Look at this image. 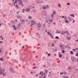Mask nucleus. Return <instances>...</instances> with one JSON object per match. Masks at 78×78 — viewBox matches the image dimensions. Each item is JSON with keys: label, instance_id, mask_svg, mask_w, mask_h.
Listing matches in <instances>:
<instances>
[{"label": "nucleus", "instance_id": "680f3d73", "mask_svg": "<svg viewBox=\"0 0 78 78\" xmlns=\"http://www.w3.org/2000/svg\"><path fill=\"white\" fill-rule=\"evenodd\" d=\"M73 51H75V49H73Z\"/></svg>", "mask_w": 78, "mask_h": 78}, {"label": "nucleus", "instance_id": "4be33fe9", "mask_svg": "<svg viewBox=\"0 0 78 78\" xmlns=\"http://www.w3.org/2000/svg\"><path fill=\"white\" fill-rule=\"evenodd\" d=\"M0 61H3V58H1L0 59Z\"/></svg>", "mask_w": 78, "mask_h": 78}, {"label": "nucleus", "instance_id": "0e129e2a", "mask_svg": "<svg viewBox=\"0 0 78 78\" xmlns=\"http://www.w3.org/2000/svg\"><path fill=\"white\" fill-rule=\"evenodd\" d=\"M45 76H46V75H44V77H45Z\"/></svg>", "mask_w": 78, "mask_h": 78}, {"label": "nucleus", "instance_id": "e433bc0d", "mask_svg": "<svg viewBox=\"0 0 78 78\" xmlns=\"http://www.w3.org/2000/svg\"><path fill=\"white\" fill-rule=\"evenodd\" d=\"M64 19H67V16H65Z\"/></svg>", "mask_w": 78, "mask_h": 78}, {"label": "nucleus", "instance_id": "473e14b6", "mask_svg": "<svg viewBox=\"0 0 78 78\" xmlns=\"http://www.w3.org/2000/svg\"><path fill=\"white\" fill-rule=\"evenodd\" d=\"M29 19H31V16H29L28 17Z\"/></svg>", "mask_w": 78, "mask_h": 78}, {"label": "nucleus", "instance_id": "cd10ccee", "mask_svg": "<svg viewBox=\"0 0 78 78\" xmlns=\"http://www.w3.org/2000/svg\"><path fill=\"white\" fill-rule=\"evenodd\" d=\"M1 74H3V71H1V72H0V74L1 75Z\"/></svg>", "mask_w": 78, "mask_h": 78}, {"label": "nucleus", "instance_id": "49530a36", "mask_svg": "<svg viewBox=\"0 0 78 78\" xmlns=\"http://www.w3.org/2000/svg\"><path fill=\"white\" fill-rule=\"evenodd\" d=\"M6 16V14H4L3 15V17H5Z\"/></svg>", "mask_w": 78, "mask_h": 78}, {"label": "nucleus", "instance_id": "8fccbe9b", "mask_svg": "<svg viewBox=\"0 0 78 78\" xmlns=\"http://www.w3.org/2000/svg\"><path fill=\"white\" fill-rule=\"evenodd\" d=\"M53 13L54 14H55V13H56V12H53Z\"/></svg>", "mask_w": 78, "mask_h": 78}, {"label": "nucleus", "instance_id": "f3484780", "mask_svg": "<svg viewBox=\"0 0 78 78\" xmlns=\"http://www.w3.org/2000/svg\"><path fill=\"white\" fill-rule=\"evenodd\" d=\"M49 21L50 22H53V19H50L49 20Z\"/></svg>", "mask_w": 78, "mask_h": 78}, {"label": "nucleus", "instance_id": "f03ea898", "mask_svg": "<svg viewBox=\"0 0 78 78\" xmlns=\"http://www.w3.org/2000/svg\"><path fill=\"white\" fill-rule=\"evenodd\" d=\"M71 59L72 62H75L76 61V58L74 57L71 56Z\"/></svg>", "mask_w": 78, "mask_h": 78}, {"label": "nucleus", "instance_id": "6e6d98bb", "mask_svg": "<svg viewBox=\"0 0 78 78\" xmlns=\"http://www.w3.org/2000/svg\"><path fill=\"white\" fill-rule=\"evenodd\" d=\"M5 69H3V71L4 72H5Z\"/></svg>", "mask_w": 78, "mask_h": 78}, {"label": "nucleus", "instance_id": "0eeeda50", "mask_svg": "<svg viewBox=\"0 0 78 78\" xmlns=\"http://www.w3.org/2000/svg\"><path fill=\"white\" fill-rule=\"evenodd\" d=\"M61 48H64V45L62 44L61 45H60L59 46Z\"/></svg>", "mask_w": 78, "mask_h": 78}, {"label": "nucleus", "instance_id": "c9c22d12", "mask_svg": "<svg viewBox=\"0 0 78 78\" xmlns=\"http://www.w3.org/2000/svg\"><path fill=\"white\" fill-rule=\"evenodd\" d=\"M56 39H59V37H55Z\"/></svg>", "mask_w": 78, "mask_h": 78}, {"label": "nucleus", "instance_id": "6ab92c4d", "mask_svg": "<svg viewBox=\"0 0 78 78\" xmlns=\"http://www.w3.org/2000/svg\"><path fill=\"white\" fill-rule=\"evenodd\" d=\"M71 54L73 55V51H71L70 52Z\"/></svg>", "mask_w": 78, "mask_h": 78}, {"label": "nucleus", "instance_id": "393cba45", "mask_svg": "<svg viewBox=\"0 0 78 78\" xmlns=\"http://www.w3.org/2000/svg\"><path fill=\"white\" fill-rule=\"evenodd\" d=\"M25 9H23L22 10L23 12V13L25 12Z\"/></svg>", "mask_w": 78, "mask_h": 78}, {"label": "nucleus", "instance_id": "423d86ee", "mask_svg": "<svg viewBox=\"0 0 78 78\" xmlns=\"http://www.w3.org/2000/svg\"><path fill=\"white\" fill-rule=\"evenodd\" d=\"M58 33V34H60L61 32L59 30H57L56 31V32L55 33V34H57Z\"/></svg>", "mask_w": 78, "mask_h": 78}, {"label": "nucleus", "instance_id": "bb28decb", "mask_svg": "<svg viewBox=\"0 0 78 78\" xmlns=\"http://www.w3.org/2000/svg\"><path fill=\"white\" fill-rule=\"evenodd\" d=\"M37 35H39L40 37H41V35H40V34H39V33H37Z\"/></svg>", "mask_w": 78, "mask_h": 78}, {"label": "nucleus", "instance_id": "37998d69", "mask_svg": "<svg viewBox=\"0 0 78 78\" xmlns=\"http://www.w3.org/2000/svg\"><path fill=\"white\" fill-rule=\"evenodd\" d=\"M48 56H50V54L48 53Z\"/></svg>", "mask_w": 78, "mask_h": 78}, {"label": "nucleus", "instance_id": "69168bd1", "mask_svg": "<svg viewBox=\"0 0 78 78\" xmlns=\"http://www.w3.org/2000/svg\"><path fill=\"white\" fill-rule=\"evenodd\" d=\"M17 14H19V12H16Z\"/></svg>", "mask_w": 78, "mask_h": 78}, {"label": "nucleus", "instance_id": "a18cd8bd", "mask_svg": "<svg viewBox=\"0 0 78 78\" xmlns=\"http://www.w3.org/2000/svg\"><path fill=\"white\" fill-rule=\"evenodd\" d=\"M40 73H41V75H42V73H43V72H41Z\"/></svg>", "mask_w": 78, "mask_h": 78}, {"label": "nucleus", "instance_id": "bf43d9fd", "mask_svg": "<svg viewBox=\"0 0 78 78\" xmlns=\"http://www.w3.org/2000/svg\"><path fill=\"white\" fill-rule=\"evenodd\" d=\"M35 75H36V76H38V75H37V74H36Z\"/></svg>", "mask_w": 78, "mask_h": 78}, {"label": "nucleus", "instance_id": "2eb2a0df", "mask_svg": "<svg viewBox=\"0 0 78 78\" xmlns=\"http://www.w3.org/2000/svg\"><path fill=\"white\" fill-rule=\"evenodd\" d=\"M37 68V66L34 67L33 68V69H36Z\"/></svg>", "mask_w": 78, "mask_h": 78}, {"label": "nucleus", "instance_id": "aec40b11", "mask_svg": "<svg viewBox=\"0 0 78 78\" xmlns=\"http://www.w3.org/2000/svg\"><path fill=\"white\" fill-rule=\"evenodd\" d=\"M67 69H68V70H71V68L70 67H69L67 68Z\"/></svg>", "mask_w": 78, "mask_h": 78}, {"label": "nucleus", "instance_id": "412c9836", "mask_svg": "<svg viewBox=\"0 0 78 78\" xmlns=\"http://www.w3.org/2000/svg\"><path fill=\"white\" fill-rule=\"evenodd\" d=\"M40 2V0H37V2H36V3H37L39 4Z\"/></svg>", "mask_w": 78, "mask_h": 78}, {"label": "nucleus", "instance_id": "2f4dec72", "mask_svg": "<svg viewBox=\"0 0 78 78\" xmlns=\"http://www.w3.org/2000/svg\"><path fill=\"white\" fill-rule=\"evenodd\" d=\"M62 52L63 53H65V51H64V50H63L62 51Z\"/></svg>", "mask_w": 78, "mask_h": 78}, {"label": "nucleus", "instance_id": "ddd939ff", "mask_svg": "<svg viewBox=\"0 0 78 78\" xmlns=\"http://www.w3.org/2000/svg\"><path fill=\"white\" fill-rule=\"evenodd\" d=\"M17 26L18 27V28H19V27L21 26V25L20 24V23L19 24H18Z\"/></svg>", "mask_w": 78, "mask_h": 78}, {"label": "nucleus", "instance_id": "72a5a7b5", "mask_svg": "<svg viewBox=\"0 0 78 78\" xmlns=\"http://www.w3.org/2000/svg\"><path fill=\"white\" fill-rule=\"evenodd\" d=\"M63 72H61L60 73V75H63Z\"/></svg>", "mask_w": 78, "mask_h": 78}, {"label": "nucleus", "instance_id": "4468645a", "mask_svg": "<svg viewBox=\"0 0 78 78\" xmlns=\"http://www.w3.org/2000/svg\"><path fill=\"white\" fill-rule=\"evenodd\" d=\"M66 23H69V20H66L65 21Z\"/></svg>", "mask_w": 78, "mask_h": 78}, {"label": "nucleus", "instance_id": "603ef678", "mask_svg": "<svg viewBox=\"0 0 78 78\" xmlns=\"http://www.w3.org/2000/svg\"><path fill=\"white\" fill-rule=\"evenodd\" d=\"M62 18L63 17V18H64H64H65V17L64 16H62Z\"/></svg>", "mask_w": 78, "mask_h": 78}, {"label": "nucleus", "instance_id": "09e8293b", "mask_svg": "<svg viewBox=\"0 0 78 78\" xmlns=\"http://www.w3.org/2000/svg\"><path fill=\"white\" fill-rule=\"evenodd\" d=\"M65 32V33L67 34V33H68V31H66Z\"/></svg>", "mask_w": 78, "mask_h": 78}, {"label": "nucleus", "instance_id": "c03bdc74", "mask_svg": "<svg viewBox=\"0 0 78 78\" xmlns=\"http://www.w3.org/2000/svg\"><path fill=\"white\" fill-rule=\"evenodd\" d=\"M50 37H51L52 39L53 38V37L52 36V35L51 36H50Z\"/></svg>", "mask_w": 78, "mask_h": 78}, {"label": "nucleus", "instance_id": "79ce46f5", "mask_svg": "<svg viewBox=\"0 0 78 78\" xmlns=\"http://www.w3.org/2000/svg\"><path fill=\"white\" fill-rule=\"evenodd\" d=\"M45 72H46V73L47 74V73L48 72V71H47V70H45Z\"/></svg>", "mask_w": 78, "mask_h": 78}, {"label": "nucleus", "instance_id": "ea45409f", "mask_svg": "<svg viewBox=\"0 0 78 78\" xmlns=\"http://www.w3.org/2000/svg\"><path fill=\"white\" fill-rule=\"evenodd\" d=\"M54 56H56V54H55L54 55Z\"/></svg>", "mask_w": 78, "mask_h": 78}, {"label": "nucleus", "instance_id": "7c9ffc66", "mask_svg": "<svg viewBox=\"0 0 78 78\" xmlns=\"http://www.w3.org/2000/svg\"><path fill=\"white\" fill-rule=\"evenodd\" d=\"M76 56H78V53H76Z\"/></svg>", "mask_w": 78, "mask_h": 78}, {"label": "nucleus", "instance_id": "c85d7f7f", "mask_svg": "<svg viewBox=\"0 0 78 78\" xmlns=\"http://www.w3.org/2000/svg\"><path fill=\"white\" fill-rule=\"evenodd\" d=\"M65 47H66V48H69V46H68L67 45H66L65 46Z\"/></svg>", "mask_w": 78, "mask_h": 78}, {"label": "nucleus", "instance_id": "9d476101", "mask_svg": "<svg viewBox=\"0 0 78 78\" xmlns=\"http://www.w3.org/2000/svg\"><path fill=\"white\" fill-rule=\"evenodd\" d=\"M10 70L12 72V73H15L14 71L12 70V68L10 69Z\"/></svg>", "mask_w": 78, "mask_h": 78}, {"label": "nucleus", "instance_id": "5701e85b", "mask_svg": "<svg viewBox=\"0 0 78 78\" xmlns=\"http://www.w3.org/2000/svg\"><path fill=\"white\" fill-rule=\"evenodd\" d=\"M44 3V2L42 1H40L39 4H41V3Z\"/></svg>", "mask_w": 78, "mask_h": 78}, {"label": "nucleus", "instance_id": "58836bf2", "mask_svg": "<svg viewBox=\"0 0 78 78\" xmlns=\"http://www.w3.org/2000/svg\"><path fill=\"white\" fill-rule=\"evenodd\" d=\"M2 24H3V23H0V27L2 26Z\"/></svg>", "mask_w": 78, "mask_h": 78}, {"label": "nucleus", "instance_id": "f8f14e48", "mask_svg": "<svg viewBox=\"0 0 78 78\" xmlns=\"http://www.w3.org/2000/svg\"><path fill=\"white\" fill-rule=\"evenodd\" d=\"M20 22H25V20L20 19Z\"/></svg>", "mask_w": 78, "mask_h": 78}, {"label": "nucleus", "instance_id": "338daca9", "mask_svg": "<svg viewBox=\"0 0 78 78\" xmlns=\"http://www.w3.org/2000/svg\"><path fill=\"white\" fill-rule=\"evenodd\" d=\"M43 67H45L46 66H45V65H44V66H43Z\"/></svg>", "mask_w": 78, "mask_h": 78}, {"label": "nucleus", "instance_id": "7ed1b4c3", "mask_svg": "<svg viewBox=\"0 0 78 78\" xmlns=\"http://www.w3.org/2000/svg\"><path fill=\"white\" fill-rule=\"evenodd\" d=\"M31 25H30V27H33L32 26V25H34V24H35V22H34V20H32L31 21Z\"/></svg>", "mask_w": 78, "mask_h": 78}, {"label": "nucleus", "instance_id": "864d4df0", "mask_svg": "<svg viewBox=\"0 0 78 78\" xmlns=\"http://www.w3.org/2000/svg\"><path fill=\"white\" fill-rule=\"evenodd\" d=\"M64 73L65 75H66V74H67V73L66 72H65Z\"/></svg>", "mask_w": 78, "mask_h": 78}, {"label": "nucleus", "instance_id": "f257e3e1", "mask_svg": "<svg viewBox=\"0 0 78 78\" xmlns=\"http://www.w3.org/2000/svg\"><path fill=\"white\" fill-rule=\"evenodd\" d=\"M16 2H18V4L20 5H21L22 6H23V2L22 0H15V2L14 3L15 4L16 3H17Z\"/></svg>", "mask_w": 78, "mask_h": 78}, {"label": "nucleus", "instance_id": "a878e982", "mask_svg": "<svg viewBox=\"0 0 78 78\" xmlns=\"http://www.w3.org/2000/svg\"><path fill=\"white\" fill-rule=\"evenodd\" d=\"M59 7H61V4L60 3H59L58 4V5Z\"/></svg>", "mask_w": 78, "mask_h": 78}, {"label": "nucleus", "instance_id": "1a4fd4ad", "mask_svg": "<svg viewBox=\"0 0 78 78\" xmlns=\"http://www.w3.org/2000/svg\"><path fill=\"white\" fill-rule=\"evenodd\" d=\"M29 11H30V9H26V12H29Z\"/></svg>", "mask_w": 78, "mask_h": 78}, {"label": "nucleus", "instance_id": "c756f323", "mask_svg": "<svg viewBox=\"0 0 78 78\" xmlns=\"http://www.w3.org/2000/svg\"><path fill=\"white\" fill-rule=\"evenodd\" d=\"M67 39L68 40H69V41H70V37H68L67 38Z\"/></svg>", "mask_w": 78, "mask_h": 78}, {"label": "nucleus", "instance_id": "4d7b16f0", "mask_svg": "<svg viewBox=\"0 0 78 78\" xmlns=\"http://www.w3.org/2000/svg\"><path fill=\"white\" fill-rule=\"evenodd\" d=\"M66 34V32L65 31L64 33H63V34Z\"/></svg>", "mask_w": 78, "mask_h": 78}, {"label": "nucleus", "instance_id": "5fc2aeb1", "mask_svg": "<svg viewBox=\"0 0 78 78\" xmlns=\"http://www.w3.org/2000/svg\"><path fill=\"white\" fill-rule=\"evenodd\" d=\"M67 5H70V3H67Z\"/></svg>", "mask_w": 78, "mask_h": 78}, {"label": "nucleus", "instance_id": "052dcab7", "mask_svg": "<svg viewBox=\"0 0 78 78\" xmlns=\"http://www.w3.org/2000/svg\"><path fill=\"white\" fill-rule=\"evenodd\" d=\"M77 62H78V58H77Z\"/></svg>", "mask_w": 78, "mask_h": 78}, {"label": "nucleus", "instance_id": "a211bd4d", "mask_svg": "<svg viewBox=\"0 0 78 78\" xmlns=\"http://www.w3.org/2000/svg\"><path fill=\"white\" fill-rule=\"evenodd\" d=\"M16 8L19 9V5H16Z\"/></svg>", "mask_w": 78, "mask_h": 78}, {"label": "nucleus", "instance_id": "4c0bfd02", "mask_svg": "<svg viewBox=\"0 0 78 78\" xmlns=\"http://www.w3.org/2000/svg\"><path fill=\"white\" fill-rule=\"evenodd\" d=\"M55 51H58V49L57 48L55 49Z\"/></svg>", "mask_w": 78, "mask_h": 78}, {"label": "nucleus", "instance_id": "dca6fc26", "mask_svg": "<svg viewBox=\"0 0 78 78\" xmlns=\"http://www.w3.org/2000/svg\"><path fill=\"white\" fill-rule=\"evenodd\" d=\"M70 16H73V17H75V15H74V14H72V15L70 14Z\"/></svg>", "mask_w": 78, "mask_h": 78}, {"label": "nucleus", "instance_id": "6e6552de", "mask_svg": "<svg viewBox=\"0 0 78 78\" xmlns=\"http://www.w3.org/2000/svg\"><path fill=\"white\" fill-rule=\"evenodd\" d=\"M62 54H59L58 55V56L60 58H62Z\"/></svg>", "mask_w": 78, "mask_h": 78}, {"label": "nucleus", "instance_id": "a19ab883", "mask_svg": "<svg viewBox=\"0 0 78 78\" xmlns=\"http://www.w3.org/2000/svg\"><path fill=\"white\" fill-rule=\"evenodd\" d=\"M52 47H53V46H54V43H52Z\"/></svg>", "mask_w": 78, "mask_h": 78}, {"label": "nucleus", "instance_id": "774afa93", "mask_svg": "<svg viewBox=\"0 0 78 78\" xmlns=\"http://www.w3.org/2000/svg\"><path fill=\"white\" fill-rule=\"evenodd\" d=\"M66 78H68V76H67L66 77Z\"/></svg>", "mask_w": 78, "mask_h": 78}, {"label": "nucleus", "instance_id": "39448f33", "mask_svg": "<svg viewBox=\"0 0 78 78\" xmlns=\"http://www.w3.org/2000/svg\"><path fill=\"white\" fill-rule=\"evenodd\" d=\"M68 19L69 21H72V19H73L72 18L70 17H68Z\"/></svg>", "mask_w": 78, "mask_h": 78}, {"label": "nucleus", "instance_id": "9b49d317", "mask_svg": "<svg viewBox=\"0 0 78 78\" xmlns=\"http://www.w3.org/2000/svg\"><path fill=\"white\" fill-rule=\"evenodd\" d=\"M12 27H13L14 30H16V28L15 25H12Z\"/></svg>", "mask_w": 78, "mask_h": 78}, {"label": "nucleus", "instance_id": "f704fd0d", "mask_svg": "<svg viewBox=\"0 0 78 78\" xmlns=\"http://www.w3.org/2000/svg\"><path fill=\"white\" fill-rule=\"evenodd\" d=\"M51 16H52V18H53V14H51Z\"/></svg>", "mask_w": 78, "mask_h": 78}, {"label": "nucleus", "instance_id": "b1692460", "mask_svg": "<svg viewBox=\"0 0 78 78\" xmlns=\"http://www.w3.org/2000/svg\"><path fill=\"white\" fill-rule=\"evenodd\" d=\"M43 9H46V7H44L42 8Z\"/></svg>", "mask_w": 78, "mask_h": 78}, {"label": "nucleus", "instance_id": "3c124183", "mask_svg": "<svg viewBox=\"0 0 78 78\" xmlns=\"http://www.w3.org/2000/svg\"><path fill=\"white\" fill-rule=\"evenodd\" d=\"M39 78H42V76H39Z\"/></svg>", "mask_w": 78, "mask_h": 78}, {"label": "nucleus", "instance_id": "13d9d810", "mask_svg": "<svg viewBox=\"0 0 78 78\" xmlns=\"http://www.w3.org/2000/svg\"><path fill=\"white\" fill-rule=\"evenodd\" d=\"M67 35H69V34H69V32H68V33H67Z\"/></svg>", "mask_w": 78, "mask_h": 78}, {"label": "nucleus", "instance_id": "e2e57ef3", "mask_svg": "<svg viewBox=\"0 0 78 78\" xmlns=\"http://www.w3.org/2000/svg\"><path fill=\"white\" fill-rule=\"evenodd\" d=\"M61 34H64L63 33H61Z\"/></svg>", "mask_w": 78, "mask_h": 78}, {"label": "nucleus", "instance_id": "de8ad7c7", "mask_svg": "<svg viewBox=\"0 0 78 78\" xmlns=\"http://www.w3.org/2000/svg\"><path fill=\"white\" fill-rule=\"evenodd\" d=\"M15 62H17V63H18V61H17L16 60H15Z\"/></svg>", "mask_w": 78, "mask_h": 78}, {"label": "nucleus", "instance_id": "20e7f679", "mask_svg": "<svg viewBox=\"0 0 78 78\" xmlns=\"http://www.w3.org/2000/svg\"><path fill=\"white\" fill-rule=\"evenodd\" d=\"M42 27V24H41L40 23H39L37 24V27L38 28H41V27Z\"/></svg>", "mask_w": 78, "mask_h": 78}]
</instances>
